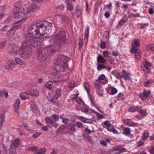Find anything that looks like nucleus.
<instances>
[{
    "label": "nucleus",
    "instance_id": "obj_33",
    "mask_svg": "<svg viewBox=\"0 0 154 154\" xmlns=\"http://www.w3.org/2000/svg\"><path fill=\"white\" fill-rule=\"evenodd\" d=\"M82 111L88 115L91 113V110L87 108H84L81 109Z\"/></svg>",
    "mask_w": 154,
    "mask_h": 154
},
{
    "label": "nucleus",
    "instance_id": "obj_18",
    "mask_svg": "<svg viewBox=\"0 0 154 154\" xmlns=\"http://www.w3.org/2000/svg\"><path fill=\"white\" fill-rule=\"evenodd\" d=\"M141 53L140 50L139 49H137L135 51V57L136 59L138 60L141 59Z\"/></svg>",
    "mask_w": 154,
    "mask_h": 154
},
{
    "label": "nucleus",
    "instance_id": "obj_29",
    "mask_svg": "<svg viewBox=\"0 0 154 154\" xmlns=\"http://www.w3.org/2000/svg\"><path fill=\"white\" fill-rule=\"evenodd\" d=\"M15 61L17 64L20 65H23L25 64V63L22 61L21 59L19 58L16 57L15 58Z\"/></svg>",
    "mask_w": 154,
    "mask_h": 154
},
{
    "label": "nucleus",
    "instance_id": "obj_47",
    "mask_svg": "<svg viewBox=\"0 0 154 154\" xmlns=\"http://www.w3.org/2000/svg\"><path fill=\"white\" fill-rule=\"evenodd\" d=\"M147 49L149 51H154V44L149 45L147 47Z\"/></svg>",
    "mask_w": 154,
    "mask_h": 154
},
{
    "label": "nucleus",
    "instance_id": "obj_59",
    "mask_svg": "<svg viewBox=\"0 0 154 154\" xmlns=\"http://www.w3.org/2000/svg\"><path fill=\"white\" fill-rule=\"evenodd\" d=\"M149 151L151 154H154V146L151 147L149 149Z\"/></svg>",
    "mask_w": 154,
    "mask_h": 154
},
{
    "label": "nucleus",
    "instance_id": "obj_1",
    "mask_svg": "<svg viewBox=\"0 0 154 154\" xmlns=\"http://www.w3.org/2000/svg\"><path fill=\"white\" fill-rule=\"evenodd\" d=\"M52 25L47 21L36 23L28 28L27 35L24 42L19 48L17 45L9 44L7 50L11 54L16 55L19 53L20 56L24 59L29 58L31 55L32 49L29 45L35 47L43 41L44 36L46 33L50 34L51 32Z\"/></svg>",
    "mask_w": 154,
    "mask_h": 154
},
{
    "label": "nucleus",
    "instance_id": "obj_21",
    "mask_svg": "<svg viewBox=\"0 0 154 154\" xmlns=\"http://www.w3.org/2000/svg\"><path fill=\"white\" fill-rule=\"evenodd\" d=\"M15 31V30L14 28H11L8 32V36L9 37H13L14 35Z\"/></svg>",
    "mask_w": 154,
    "mask_h": 154
},
{
    "label": "nucleus",
    "instance_id": "obj_54",
    "mask_svg": "<svg viewBox=\"0 0 154 154\" xmlns=\"http://www.w3.org/2000/svg\"><path fill=\"white\" fill-rule=\"evenodd\" d=\"M100 143L102 145H103L104 146H106L107 144V143L106 140H101L100 141Z\"/></svg>",
    "mask_w": 154,
    "mask_h": 154
},
{
    "label": "nucleus",
    "instance_id": "obj_38",
    "mask_svg": "<svg viewBox=\"0 0 154 154\" xmlns=\"http://www.w3.org/2000/svg\"><path fill=\"white\" fill-rule=\"evenodd\" d=\"M51 116L53 118V119H54V120L53 121H54L55 122L56 121H58L59 120V117L58 116V115L57 114H53Z\"/></svg>",
    "mask_w": 154,
    "mask_h": 154
},
{
    "label": "nucleus",
    "instance_id": "obj_52",
    "mask_svg": "<svg viewBox=\"0 0 154 154\" xmlns=\"http://www.w3.org/2000/svg\"><path fill=\"white\" fill-rule=\"evenodd\" d=\"M125 70H123L121 72L119 71L118 70L117 75H119L121 78H122L123 75V73L125 72Z\"/></svg>",
    "mask_w": 154,
    "mask_h": 154
},
{
    "label": "nucleus",
    "instance_id": "obj_2",
    "mask_svg": "<svg viewBox=\"0 0 154 154\" xmlns=\"http://www.w3.org/2000/svg\"><path fill=\"white\" fill-rule=\"evenodd\" d=\"M22 4V2L20 1L15 2L14 4V6L17 9V10H18V12L15 13L14 17L15 18L21 19L19 21H22L25 20L26 15L29 14H30L31 13L33 12L37 7V6L34 3H32L28 8L25 6L22 8L21 7Z\"/></svg>",
    "mask_w": 154,
    "mask_h": 154
},
{
    "label": "nucleus",
    "instance_id": "obj_43",
    "mask_svg": "<svg viewBox=\"0 0 154 154\" xmlns=\"http://www.w3.org/2000/svg\"><path fill=\"white\" fill-rule=\"evenodd\" d=\"M76 101L81 106H83L84 104V102L79 97L77 98Z\"/></svg>",
    "mask_w": 154,
    "mask_h": 154
},
{
    "label": "nucleus",
    "instance_id": "obj_62",
    "mask_svg": "<svg viewBox=\"0 0 154 154\" xmlns=\"http://www.w3.org/2000/svg\"><path fill=\"white\" fill-rule=\"evenodd\" d=\"M69 121V120L68 119L64 118V119H63V120H62V122L64 124H66Z\"/></svg>",
    "mask_w": 154,
    "mask_h": 154
},
{
    "label": "nucleus",
    "instance_id": "obj_30",
    "mask_svg": "<svg viewBox=\"0 0 154 154\" xmlns=\"http://www.w3.org/2000/svg\"><path fill=\"white\" fill-rule=\"evenodd\" d=\"M122 78L126 80H129L131 79V77L128 74L126 71L123 73V75Z\"/></svg>",
    "mask_w": 154,
    "mask_h": 154
},
{
    "label": "nucleus",
    "instance_id": "obj_35",
    "mask_svg": "<svg viewBox=\"0 0 154 154\" xmlns=\"http://www.w3.org/2000/svg\"><path fill=\"white\" fill-rule=\"evenodd\" d=\"M138 112L140 113L142 116H146L147 114L146 110H142V109L140 110H138Z\"/></svg>",
    "mask_w": 154,
    "mask_h": 154
},
{
    "label": "nucleus",
    "instance_id": "obj_46",
    "mask_svg": "<svg viewBox=\"0 0 154 154\" xmlns=\"http://www.w3.org/2000/svg\"><path fill=\"white\" fill-rule=\"evenodd\" d=\"M79 95L78 94H73L72 95H71L70 97L71 99L72 100H74L75 99L76 100V99L77 98H78V97H77V96Z\"/></svg>",
    "mask_w": 154,
    "mask_h": 154
},
{
    "label": "nucleus",
    "instance_id": "obj_58",
    "mask_svg": "<svg viewBox=\"0 0 154 154\" xmlns=\"http://www.w3.org/2000/svg\"><path fill=\"white\" fill-rule=\"evenodd\" d=\"M76 125L78 128H80L82 126V123L80 122H77L76 123Z\"/></svg>",
    "mask_w": 154,
    "mask_h": 154
},
{
    "label": "nucleus",
    "instance_id": "obj_40",
    "mask_svg": "<svg viewBox=\"0 0 154 154\" xmlns=\"http://www.w3.org/2000/svg\"><path fill=\"white\" fill-rule=\"evenodd\" d=\"M38 149V147L37 146L30 147L27 149V150L29 151H33L36 150Z\"/></svg>",
    "mask_w": 154,
    "mask_h": 154
},
{
    "label": "nucleus",
    "instance_id": "obj_17",
    "mask_svg": "<svg viewBox=\"0 0 154 154\" xmlns=\"http://www.w3.org/2000/svg\"><path fill=\"white\" fill-rule=\"evenodd\" d=\"M20 104V100L19 99H17L14 105V111L16 112H17L18 111V109Z\"/></svg>",
    "mask_w": 154,
    "mask_h": 154
},
{
    "label": "nucleus",
    "instance_id": "obj_10",
    "mask_svg": "<svg viewBox=\"0 0 154 154\" xmlns=\"http://www.w3.org/2000/svg\"><path fill=\"white\" fill-rule=\"evenodd\" d=\"M106 90L107 93H109L111 95H114L118 92V90L116 88L110 86V85H109L108 87L106 88Z\"/></svg>",
    "mask_w": 154,
    "mask_h": 154
},
{
    "label": "nucleus",
    "instance_id": "obj_31",
    "mask_svg": "<svg viewBox=\"0 0 154 154\" xmlns=\"http://www.w3.org/2000/svg\"><path fill=\"white\" fill-rule=\"evenodd\" d=\"M149 136V133L148 132H145L142 136V140L144 141L147 139Z\"/></svg>",
    "mask_w": 154,
    "mask_h": 154
},
{
    "label": "nucleus",
    "instance_id": "obj_37",
    "mask_svg": "<svg viewBox=\"0 0 154 154\" xmlns=\"http://www.w3.org/2000/svg\"><path fill=\"white\" fill-rule=\"evenodd\" d=\"M125 132H123L122 134L125 135H128L130 133V129L128 128H125Z\"/></svg>",
    "mask_w": 154,
    "mask_h": 154
},
{
    "label": "nucleus",
    "instance_id": "obj_4",
    "mask_svg": "<svg viewBox=\"0 0 154 154\" xmlns=\"http://www.w3.org/2000/svg\"><path fill=\"white\" fill-rule=\"evenodd\" d=\"M69 59V57L61 54L59 55L56 59L54 65L57 76L59 77H61L62 76L60 72H63L67 69V62Z\"/></svg>",
    "mask_w": 154,
    "mask_h": 154
},
{
    "label": "nucleus",
    "instance_id": "obj_16",
    "mask_svg": "<svg viewBox=\"0 0 154 154\" xmlns=\"http://www.w3.org/2000/svg\"><path fill=\"white\" fill-rule=\"evenodd\" d=\"M97 61L99 63H102L103 64H106L107 62L106 60L105 59L103 56L100 55H99L97 58Z\"/></svg>",
    "mask_w": 154,
    "mask_h": 154
},
{
    "label": "nucleus",
    "instance_id": "obj_8",
    "mask_svg": "<svg viewBox=\"0 0 154 154\" xmlns=\"http://www.w3.org/2000/svg\"><path fill=\"white\" fill-rule=\"evenodd\" d=\"M131 45L132 47L130 50V51L131 54H133L136 48L140 46V40L138 39H135L132 43Z\"/></svg>",
    "mask_w": 154,
    "mask_h": 154
},
{
    "label": "nucleus",
    "instance_id": "obj_57",
    "mask_svg": "<svg viewBox=\"0 0 154 154\" xmlns=\"http://www.w3.org/2000/svg\"><path fill=\"white\" fill-rule=\"evenodd\" d=\"M40 134H41L39 133L35 132L33 134L32 136L34 138H35L36 137H39Z\"/></svg>",
    "mask_w": 154,
    "mask_h": 154
},
{
    "label": "nucleus",
    "instance_id": "obj_44",
    "mask_svg": "<svg viewBox=\"0 0 154 154\" xmlns=\"http://www.w3.org/2000/svg\"><path fill=\"white\" fill-rule=\"evenodd\" d=\"M126 22V20L123 18L119 22L118 25L120 26L123 25Z\"/></svg>",
    "mask_w": 154,
    "mask_h": 154
},
{
    "label": "nucleus",
    "instance_id": "obj_56",
    "mask_svg": "<svg viewBox=\"0 0 154 154\" xmlns=\"http://www.w3.org/2000/svg\"><path fill=\"white\" fill-rule=\"evenodd\" d=\"M21 27V25L20 24H17L14 26L12 28H14L15 30V31L16 30L19 29Z\"/></svg>",
    "mask_w": 154,
    "mask_h": 154
},
{
    "label": "nucleus",
    "instance_id": "obj_3",
    "mask_svg": "<svg viewBox=\"0 0 154 154\" xmlns=\"http://www.w3.org/2000/svg\"><path fill=\"white\" fill-rule=\"evenodd\" d=\"M66 37L64 32H59L54 38L51 39L50 42V45L49 46L48 51H51V53L58 50L66 42Z\"/></svg>",
    "mask_w": 154,
    "mask_h": 154
},
{
    "label": "nucleus",
    "instance_id": "obj_50",
    "mask_svg": "<svg viewBox=\"0 0 154 154\" xmlns=\"http://www.w3.org/2000/svg\"><path fill=\"white\" fill-rule=\"evenodd\" d=\"M138 110L136 109L135 107L132 106L129 109L128 111L131 112H134L137 111Z\"/></svg>",
    "mask_w": 154,
    "mask_h": 154
},
{
    "label": "nucleus",
    "instance_id": "obj_61",
    "mask_svg": "<svg viewBox=\"0 0 154 154\" xmlns=\"http://www.w3.org/2000/svg\"><path fill=\"white\" fill-rule=\"evenodd\" d=\"M112 132L113 134H119V132L118 131L116 130L113 127L112 128Z\"/></svg>",
    "mask_w": 154,
    "mask_h": 154
},
{
    "label": "nucleus",
    "instance_id": "obj_34",
    "mask_svg": "<svg viewBox=\"0 0 154 154\" xmlns=\"http://www.w3.org/2000/svg\"><path fill=\"white\" fill-rule=\"evenodd\" d=\"M75 85V81H70L68 84V86L69 88H73Z\"/></svg>",
    "mask_w": 154,
    "mask_h": 154
},
{
    "label": "nucleus",
    "instance_id": "obj_28",
    "mask_svg": "<svg viewBox=\"0 0 154 154\" xmlns=\"http://www.w3.org/2000/svg\"><path fill=\"white\" fill-rule=\"evenodd\" d=\"M5 121V116L4 114H2L0 116V129L1 128L3 123Z\"/></svg>",
    "mask_w": 154,
    "mask_h": 154
},
{
    "label": "nucleus",
    "instance_id": "obj_25",
    "mask_svg": "<svg viewBox=\"0 0 154 154\" xmlns=\"http://www.w3.org/2000/svg\"><path fill=\"white\" fill-rule=\"evenodd\" d=\"M61 88H59L57 89L55 94L54 95L55 99H58L60 96L61 93Z\"/></svg>",
    "mask_w": 154,
    "mask_h": 154
},
{
    "label": "nucleus",
    "instance_id": "obj_64",
    "mask_svg": "<svg viewBox=\"0 0 154 154\" xmlns=\"http://www.w3.org/2000/svg\"><path fill=\"white\" fill-rule=\"evenodd\" d=\"M112 54L114 56H117L119 55V53L117 51H113L112 52Z\"/></svg>",
    "mask_w": 154,
    "mask_h": 154
},
{
    "label": "nucleus",
    "instance_id": "obj_51",
    "mask_svg": "<svg viewBox=\"0 0 154 154\" xmlns=\"http://www.w3.org/2000/svg\"><path fill=\"white\" fill-rule=\"evenodd\" d=\"M6 45V42L5 41L0 42V49L4 47Z\"/></svg>",
    "mask_w": 154,
    "mask_h": 154
},
{
    "label": "nucleus",
    "instance_id": "obj_5",
    "mask_svg": "<svg viewBox=\"0 0 154 154\" xmlns=\"http://www.w3.org/2000/svg\"><path fill=\"white\" fill-rule=\"evenodd\" d=\"M37 56L38 59L42 62H43L50 58L48 55H47L44 49L39 51Z\"/></svg>",
    "mask_w": 154,
    "mask_h": 154
},
{
    "label": "nucleus",
    "instance_id": "obj_36",
    "mask_svg": "<svg viewBox=\"0 0 154 154\" xmlns=\"http://www.w3.org/2000/svg\"><path fill=\"white\" fill-rule=\"evenodd\" d=\"M84 86L88 93H89L90 85L87 83H85L84 84Z\"/></svg>",
    "mask_w": 154,
    "mask_h": 154
},
{
    "label": "nucleus",
    "instance_id": "obj_7",
    "mask_svg": "<svg viewBox=\"0 0 154 154\" xmlns=\"http://www.w3.org/2000/svg\"><path fill=\"white\" fill-rule=\"evenodd\" d=\"M141 66L143 69L146 72L150 71V69L153 68L151 64L146 60L144 61L141 65Z\"/></svg>",
    "mask_w": 154,
    "mask_h": 154
},
{
    "label": "nucleus",
    "instance_id": "obj_27",
    "mask_svg": "<svg viewBox=\"0 0 154 154\" xmlns=\"http://www.w3.org/2000/svg\"><path fill=\"white\" fill-rule=\"evenodd\" d=\"M53 83L51 81H49L47 82L45 85V87L50 90L52 89Z\"/></svg>",
    "mask_w": 154,
    "mask_h": 154
},
{
    "label": "nucleus",
    "instance_id": "obj_42",
    "mask_svg": "<svg viewBox=\"0 0 154 154\" xmlns=\"http://www.w3.org/2000/svg\"><path fill=\"white\" fill-rule=\"evenodd\" d=\"M45 151L46 149L45 148H42L36 152V153L37 154H43L45 153Z\"/></svg>",
    "mask_w": 154,
    "mask_h": 154
},
{
    "label": "nucleus",
    "instance_id": "obj_9",
    "mask_svg": "<svg viewBox=\"0 0 154 154\" xmlns=\"http://www.w3.org/2000/svg\"><path fill=\"white\" fill-rule=\"evenodd\" d=\"M14 65L13 60H10L6 62L5 67L7 69L12 70L14 68Z\"/></svg>",
    "mask_w": 154,
    "mask_h": 154
},
{
    "label": "nucleus",
    "instance_id": "obj_13",
    "mask_svg": "<svg viewBox=\"0 0 154 154\" xmlns=\"http://www.w3.org/2000/svg\"><path fill=\"white\" fill-rule=\"evenodd\" d=\"M103 80H105V81L103 83H102L103 84L105 85L108 82V79L106 78V75L104 74H102L99 76L97 79L96 80L99 82Z\"/></svg>",
    "mask_w": 154,
    "mask_h": 154
},
{
    "label": "nucleus",
    "instance_id": "obj_14",
    "mask_svg": "<svg viewBox=\"0 0 154 154\" xmlns=\"http://www.w3.org/2000/svg\"><path fill=\"white\" fill-rule=\"evenodd\" d=\"M123 122L124 124L129 126H134L135 125V123L132 122L131 120L126 119L124 120Z\"/></svg>",
    "mask_w": 154,
    "mask_h": 154
},
{
    "label": "nucleus",
    "instance_id": "obj_23",
    "mask_svg": "<svg viewBox=\"0 0 154 154\" xmlns=\"http://www.w3.org/2000/svg\"><path fill=\"white\" fill-rule=\"evenodd\" d=\"M154 82L153 80L149 79L145 82L144 83V86L145 87L149 86L152 85Z\"/></svg>",
    "mask_w": 154,
    "mask_h": 154
},
{
    "label": "nucleus",
    "instance_id": "obj_63",
    "mask_svg": "<svg viewBox=\"0 0 154 154\" xmlns=\"http://www.w3.org/2000/svg\"><path fill=\"white\" fill-rule=\"evenodd\" d=\"M124 95L123 93H120L119 94H118L117 97H118L120 99H122L123 98V96Z\"/></svg>",
    "mask_w": 154,
    "mask_h": 154
},
{
    "label": "nucleus",
    "instance_id": "obj_49",
    "mask_svg": "<svg viewBox=\"0 0 154 154\" xmlns=\"http://www.w3.org/2000/svg\"><path fill=\"white\" fill-rule=\"evenodd\" d=\"M57 99H55V97L54 96V95H53L52 97L51 101L52 103L54 104L57 103Z\"/></svg>",
    "mask_w": 154,
    "mask_h": 154
},
{
    "label": "nucleus",
    "instance_id": "obj_6",
    "mask_svg": "<svg viewBox=\"0 0 154 154\" xmlns=\"http://www.w3.org/2000/svg\"><path fill=\"white\" fill-rule=\"evenodd\" d=\"M56 20L63 24L68 23L69 20L68 17L64 15L57 14L55 16Z\"/></svg>",
    "mask_w": 154,
    "mask_h": 154
},
{
    "label": "nucleus",
    "instance_id": "obj_39",
    "mask_svg": "<svg viewBox=\"0 0 154 154\" xmlns=\"http://www.w3.org/2000/svg\"><path fill=\"white\" fill-rule=\"evenodd\" d=\"M103 54V56L106 58H107L109 59H110L111 58V57L109 56V52L107 51H104Z\"/></svg>",
    "mask_w": 154,
    "mask_h": 154
},
{
    "label": "nucleus",
    "instance_id": "obj_48",
    "mask_svg": "<svg viewBox=\"0 0 154 154\" xmlns=\"http://www.w3.org/2000/svg\"><path fill=\"white\" fill-rule=\"evenodd\" d=\"M100 47L101 48L103 49L105 48L106 47V43L104 42H103L102 40L101 41Z\"/></svg>",
    "mask_w": 154,
    "mask_h": 154
},
{
    "label": "nucleus",
    "instance_id": "obj_53",
    "mask_svg": "<svg viewBox=\"0 0 154 154\" xmlns=\"http://www.w3.org/2000/svg\"><path fill=\"white\" fill-rule=\"evenodd\" d=\"M79 48L80 49L83 45V40L82 39H80L79 42Z\"/></svg>",
    "mask_w": 154,
    "mask_h": 154
},
{
    "label": "nucleus",
    "instance_id": "obj_24",
    "mask_svg": "<svg viewBox=\"0 0 154 154\" xmlns=\"http://www.w3.org/2000/svg\"><path fill=\"white\" fill-rule=\"evenodd\" d=\"M114 149L115 151H118L117 153H116V154L119 153L120 152L122 151H125V148H122L120 147L116 146L114 148Z\"/></svg>",
    "mask_w": 154,
    "mask_h": 154
},
{
    "label": "nucleus",
    "instance_id": "obj_19",
    "mask_svg": "<svg viewBox=\"0 0 154 154\" xmlns=\"http://www.w3.org/2000/svg\"><path fill=\"white\" fill-rule=\"evenodd\" d=\"M29 92H24L20 93V96L22 100H24L29 98Z\"/></svg>",
    "mask_w": 154,
    "mask_h": 154
},
{
    "label": "nucleus",
    "instance_id": "obj_22",
    "mask_svg": "<svg viewBox=\"0 0 154 154\" xmlns=\"http://www.w3.org/2000/svg\"><path fill=\"white\" fill-rule=\"evenodd\" d=\"M89 35V27L88 26H87L85 31V34L84 36V40L85 42L88 41V36Z\"/></svg>",
    "mask_w": 154,
    "mask_h": 154
},
{
    "label": "nucleus",
    "instance_id": "obj_55",
    "mask_svg": "<svg viewBox=\"0 0 154 154\" xmlns=\"http://www.w3.org/2000/svg\"><path fill=\"white\" fill-rule=\"evenodd\" d=\"M144 145V143L141 140L139 141L138 143L137 146H143Z\"/></svg>",
    "mask_w": 154,
    "mask_h": 154
},
{
    "label": "nucleus",
    "instance_id": "obj_11",
    "mask_svg": "<svg viewBox=\"0 0 154 154\" xmlns=\"http://www.w3.org/2000/svg\"><path fill=\"white\" fill-rule=\"evenodd\" d=\"M46 123L49 126L50 125H51L54 127L56 128L57 125L56 122L53 120L51 118L46 117L45 118Z\"/></svg>",
    "mask_w": 154,
    "mask_h": 154
},
{
    "label": "nucleus",
    "instance_id": "obj_15",
    "mask_svg": "<svg viewBox=\"0 0 154 154\" xmlns=\"http://www.w3.org/2000/svg\"><path fill=\"white\" fill-rule=\"evenodd\" d=\"M6 146L2 144L0 147V154H6L7 150L9 149H7Z\"/></svg>",
    "mask_w": 154,
    "mask_h": 154
},
{
    "label": "nucleus",
    "instance_id": "obj_12",
    "mask_svg": "<svg viewBox=\"0 0 154 154\" xmlns=\"http://www.w3.org/2000/svg\"><path fill=\"white\" fill-rule=\"evenodd\" d=\"M105 64H97V69L98 70H101L105 69L107 70L109 72L112 69V67L110 66H106L105 65Z\"/></svg>",
    "mask_w": 154,
    "mask_h": 154
},
{
    "label": "nucleus",
    "instance_id": "obj_20",
    "mask_svg": "<svg viewBox=\"0 0 154 154\" xmlns=\"http://www.w3.org/2000/svg\"><path fill=\"white\" fill-rule=\"evenodd\" d=\"M29 94L31 96L37 97L39 95V92L36 89L32 90L29 91Z\"/></svg>",
    "mask_w": 154,
    "mask_h": 154
},
{
    "label": "nucleus",
    "instance_id": "obj_41",
    "mask_svg": "<svg viewBox=\"0 0 154 154\" xmlns=\"http://www.w3.org/2000/svg\"><path fill=\"white\" fill-rule=\"evenodd\" d=\"M82 14V11L80 9H77L76 10L75 15L77 18L79 17Z\"/></svg>",
    "mask_w": 154,
    "mask_h": 154
},
{
    "label": "nucleus",
    "instance_id": "obj_60",
    "mask_svg": "<svg viewBox=\"0 0 154 154\" xmlns=\"http://www.w3.org/2000/svg\"><path fill=\"white\" fill-rule=\"evenodd\" d=\"M2 92L3 94L5 95V98H7L8 97V94L7 91H5L3 90L2 91Z\"/></svg>",
    "mask_w": 154,
    "mask_h": 154
},
{
    "label": "nucleus",
    "instance_id": "obj_45",
    "mask_svg": "<svg viewBox=\"0 0 154 154\" xmlns=\"http://www.w3.org/2000/svg\"><path fill=\"white\" fill-rule=\"evenodd\" d=\"M67 8L69 10L71 11L73 9V7L72 5L70 4L69 2H67Z\"/></svg>",
    "mask_w": 154,
    "mask_h": 154
},
{
    "label": "nucleus",
    "instance_id": "obj_26",
    "mask_svg": "<svg viewBox=\"0 0 154 154\" xmlns=\"http://www.w3.org/2000/svg\"><path fill=\"white\" fill-rule=\"evenodd\" d=\"M150 93L151 91L149 90H144L143 93V97H145V98H147L150 94Z\"/></svg>",
    "mask_w": 154,
    "mask_h": 154
},
{
    "label": "nucleus",
    "instance_id": "obj_32",
    "mask_svg": "<svg viewBox=\"0 0 154 154\" xmlns=\"http://www.w3.org/2000/svg\"><path fill=\"white\" fill-rule=\"evenodd\" d=\"M20 140L18 138L16 139L12 142L13 144L15 147H17L18 146Z\"/></svg>",
    "mask_w": 154,
    "mask_h": 154
}]
</instances>
